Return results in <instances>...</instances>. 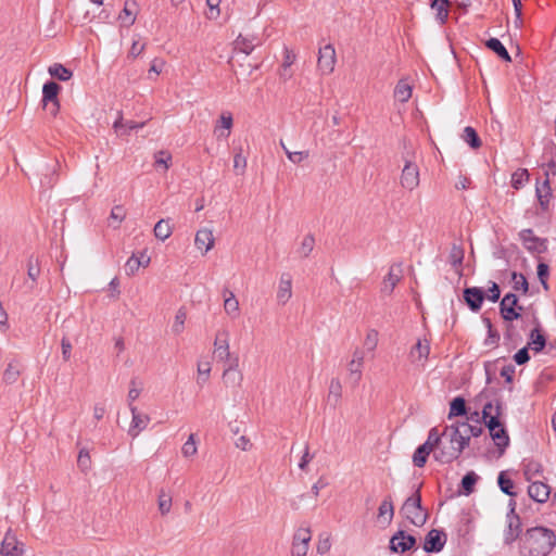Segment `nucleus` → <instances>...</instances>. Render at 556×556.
<instances>
[{
  "instance_id": "obj_23",
  "label": "nucleus",
  "mask_w": 556,
  "mask_h": 556,
  "mask_svg": "<svg viewBox=\"0 0 556 556\" xmlns=\"http://www.w3.org/2000/svg\"><path fill=\"white\" fill-rule=\"evenodd\" d=\"M233 119L231 113H223L214 128V134L219 138H228L232 128Z\"/></svg>"
},
{
  "instance_id": "obj_30",
  "label": "nucleus",
  "mask_w": 556,
  "mask_h": 556,
  "mask_svg": "<svg viewBox=\"0 0 556 556\" xmlns=\"http://www.w3.org/2000/svg\"><path fill=\"white\" fill-rule=\"evenodd\" d=\"M490 435L494 441L495 445L497 446L500 454L502 455L505 452V448L509 445V437L506 429L504 428V426H501L500 428H496L493 432H490Z\"/></svg>"
},
{
  "instance_id": "obj_63",
  "label": "nucleus",
  "mask_w": 556,
  "mask_h": 556,
  "mask_svg": "<svg viewBox=\"0 0 556 556\" xmlns=\"http://www.w3.org/2000/svg\"><path fill=\"white\" fill-rule=\"evenodd\" d=\"M287 156L292 163L300 164L301 162L308 157V151H287Z\"/></svg>"
},
{
  "instance_id": "obj_9",
  "label": "nucleus",
  "mask_w": 556,
  "mask_h": 556,
  "mask_svg": "<svg viewBox=\"0 0 556 556\" xmlns=\"http://www.w3.org/2000/svg\"><path fill=\"white\" fill-rule=\"evenodd\" d=\"M502 414V403L497 401L495 407H493L492 402H488L482 409V418L485 424V427L490 432H493L496 428L503 426L500 420V416Z\"/></svg>"
},
{
  "instance_id": "obj_26",
  "label": "nucleus",
  "mask_w": 556,
  "mask_h": 556,
  "mask_svg": "<svg viewBox=\"0 0 556 556\" xmlns=\"http://www.w3.org/2000/svg\"><path fill=\"white\" fill-rule=\"evenodd\" d=\"M522 471L526 480L533 481L535 477H541L543 472L542 464L534 459H523Z\"/></svg>"
},
{
  "instance_id": "obj_42",
  "label": "nucleus",
  "mask_w": 556,
  "mask_h": 556,
  "mask_svg": "<svg viewBox=\"0 0 556 556\" xmlns=\"http://www.w3.org/2000/svg\"><path fill=\"white\" fill-rule=\"evenodd\" d=\"M511 286L515 291H521L527 294L529 291V283L525 275L513 271L511 273Z\"/></svg>"
},
{
  "instance_id": "obj_43",
  "label": "nucleus",
  "mask_w": 556,
  "mask_h": 556,
  "mask_svg": "<svg viewBox=\"0 0 556 556\" xmlns=\"http://www.w3.org/2000/svg\"><path fill=\"white\" fill-rule=\"evenodd\" d=\"M126 211L122 205H115L109 217V226L117 228L119 224L125 219Z\"/></svg>"
},
{
  "instance_id": "obj_8",
  "label": "nucleus",
  "mask_w": 556,
  "mask_h": 556,
  "mask_svg": "<svg viewBox=\"0 0 556 556\" xmlns=\"http://www.w3.org/2000/svg\"><path fill=\"white\" fill-rule=\"evenodd\" d=\"M228 366L223 371V382L227 388H239L243 380L242 372L238 369L239 358L235 356L231 361L227 362Z\"/></svg>"
},
{
  "instance_id": "obj_37",
  "label": "nucleus",
  "mask_w": 556,
  "mask_h": 556,
  "mask_svg": "<svg viewBox=\"0 0 556 556\" xmlns=\"http://www.w3.org/2000/svg\"><path fill=\"white\" fill-rule=\"evenodd\" d=\"M153 231H154V236L157 239L164 241L167 238H169V236L173 232V229L169 225L168 219H161L155 224Z\"/></svg>"
},
{
  "instance_id": "obj_60",
  "label": "nucleus",
  "mask_w": 556,
  "mask_h": 556,
  "mask_svg": "<svg viewBox=\"0 0 556 556\" xmlns=\"http://www.w3.org/2000/svg\"><path fill=\"white\" fill-rule=\"evenodd\" d=\"M172 161V155L167 151H159L155 154V165H164V168L167 169L169 167V163Z\"/></svg>"
},
{
  "instance_id": "obj_56",
  "label": "nucleus",
  "mask_w": 556,
  "mask_h": 556,
  "mask_svg": "<svg viewBox=\"0 0 556 556\" xmlns=\"http://www.w3.org/2000/svg\"><path fill=\"white\" fill-rule=\"evenodd\" d=\"M331 548V542H330V534L329 533H321L318 536V543H317V553L320 555H324L328 553Z\"/></svg>"
},
{
  "instance_id": "obj_38",
  "label": "nucleus",
  "mask_w": 556,
  "mask_h": 556,
  "mask_svg": "<svg viewBox=\"0 0 556 556\" xmlns=\"http://www.w3.org/2000/svg\"><path fill=\"white\" fill-rule=\"evenodd\" d=\"M21 375L20 364L17 362H11L8 364L7 369L3 372V381L8 384L14 383Z\"/></svg>"
},
{
  "instance_id": "obj_45",
  "label": "nucleus",
  "mask_w": 556,
  "mask_h": 556,
  "mask_svg": "<svg viewBox=\"0 0 556 556\" xmlns=\"http://www.w3.org/2000/svg\"><path fill=\"white\" fill-rule=\"evenodd\" d=\"M430 453L431 451L428 450V446L426 447L422 444L419 445L413 455L414 465L418 468H422L426 465Z\"/></svg>"
},
{
  "instance_id": "obj_32",
  "label": "nucleus",
  "mask_w": 556,
  "mask_h": 556,
  "mask_svg": "<svg viewBox=\"0 0 556 556\" xmlns=\"http://www.w3.org/2000/svg\"><path fill=\"white\" fill-rule=\"evenodd\" d=\"M48 72L52 77H54L61 81H67L73 76L72 71L68 70L67 67H65L64 65H62L61 63H54V64L50 65L48 68Z\"/></svg>"
},
{
  "instance_id": "obj_49",
  "label": "nucleus",
  "mask_w": 556,
  "mask_h": 556,
  "mask_svg": "<svg viewBox=\"0 0 556 556\" xmlns=\"http://www.w3.org/2000/svg\"><path fill=\"white\" fill-rule=\"evenodd\" d=\"M314 245H315V238H314V236L311 235V233L306 235L303 238V241H302L301 247L298 250V252H299V254L302 257H307L311 254V252L313 251Z\"/></svg>"
},
{
  "instance_id": "obj_51",
  "label": "nucleus",
  "mask_w": 556,
  "mask_h": 556,
  "mask_svg": "<svg viewBox=\"0 0 556 556\" xmlns=\"http://www.w3.org/2000/svg\"><path fill=\"white\" fill-rule=\"evenodd\" d=\"M198 452L197 444H195V437L193 433H191L188 437V440L185 442L181 448V453L185 457H191L195 455Z\"/></svg>"
},
{
  "instance_id": "obj_36",
  "label": "nucleus",
  "mask_w": 556,
  "mask_h": 556,
  "mask_svg": "<svg viewBox=\"0 0 556 556\" xmlns=\"http://www.w3.org/2000/svg\"><path fill=\"white\" fill-rule=\"evenodd\" d=\"M40 261L38 256L30 255L27 260V276L31 280L33 283H36L39 275H40ZM34 288V285L30 286Z\"/></svg>"
},
{
  "instance_id": "obj_53",
  "label": "nucleus",
  "mask_w": 556,
  "mask_h": 556,
  "mask_svg": "<svg viewBox=\"0 0 556 556\" xmlns=\"http://www.w3.org/2000/svg\"><path fill=\"white\" fill-rule=\"evenodd\" d=\"M311 539H312V532H311L309 527L299 528L293 535V542H298V543L309 544Z\"/></svg>"
},
{
  "instance_id": "obj_18",
  "label": "nucleus",
  "mask_w": 556,
  "mask_h": 556,
  "mask_svg": "<svg viewBox=\"0 0 556 556\" xmlns=\"http://www.w3.org/2000/svg\"><path fill=\"white\" fill-rule=\"evenodd\" d=\"M261 40L257 36H243L239 35L237 39L233 41V49L236 51H240L247 55L252 53L255 47L261 46Z\"/></svg>"
},
{
  "instance_id": "obj_17",
  "label": "nucleus",
  "mask_w": 556,
  "mask_h": 556,
  "mask_svg": "<svg viewBox=\"0 0 556 556\" xmlns=\"http://www.w3.org/2000/svg\"><path fill=\"white\" fill-rule=\"evenodd\" d=\"M402 279V269L400 265H392L390 267V270L388 275L383 278L382 286H381V292L383 294L390 295L396 285Z\"/></svg>"
},
{
  "instance_id": "obj_5",
  "label": "nucleus",
  "mask_w": 556,
  "mask_h": 556,
  "mask_svg": "<svg viewBox=\"0 0 556 556\" xmlns=\"http://www.w3.org/2000/svg\"><path fill=\"white\" fill-rule=\"evenodd\" d=\"M336 62V50L331 43L319 47L317 67L323 75L331 74L334 71Z\"/></svg>"
},
{
  "instance_id": "obj_25",
  "label": "nucleus",
  "mask_w": 556,
  "mask_h": 556,
  "mask_svg": "<svg viewBox=\"0 0 556 556\" xmlns=\"http://www.w3.org/2000/svg\"><path fill=\"white\" fill-rule=\"evenodd\" d=\"M430 353V343L427 340H418L416 344L412 348L409 356L413 362H422V364L428 359Z\"/></svg>"
},
{
  "instance_id": "obj_20",
  "label": "nucleus",
  "mask_w": 556,
  "mask_h": 556,
  "mask_svg": "<svg viewBox=\"0 0 556 556\" xmlns=\"http://www.w3.org/2000/svg\"><path fill=\"white\" fill-rule=\"evenodd\" d=\"M533 323L535 324V327L529 334L528 346H531L535 353H539L545 348L546 339L541 330V324L536 317L533 318Z\"/></svg>"
},
{
  "instance_id": "obj_29",
  "label": "nucleus",
  "mask_w": 556,
  "mask_h": 556,
  "mask_svg": "<svg viewBox=\"0 0 556 556\" xmlns=\"http://www.w3.org/2000/svg\"><path fill=\"white\" fill-rule=\"evenodd\" d=\"M138 13V3L135 0H126L124 9L119 14V20L125 22L126 26H131L136 22Z\"/></svg>"
},
{
  "instance_id": "obj_28",
  "label": "nucleus",
  "mask_w": 556,
  "mask_h": 556,
  "mask_svg": "<svg viewBox=\"0 0 556 556\" xmlns=\"http://www.w3.org/2000/svg\"><path fill=\"white\" fill-rule=\"evenodd\" d=\"M223 294L225 296L224 309L226 314L229 315L232 319L237 318L239 316V302L236 299L233 292L225 289Z\"/></svg>"
},
{
  "instance_id": "obj_35",
  "label": "nucleus",
  "mask_w": 556,
  "mask_h": 556,
  "mask_svg": "<svg viewBox=\"0 0 556 556\" xmlns=\"http://www.w3.org/2000/svg\"><path fill=\"white\" fill-rule=\"evenodd\" d=\"M465 251L460 244L453 243L450 254H448V262L450 264L458 269L463 265Z\"/></svg>"
},
{
  "instance_id": "obj_15",
  "label": "nucleus",
  "mask_w": 556,
  "mask_h": 556,
  "mask_svg": "<svg viewBox=\"0 0 556 556\" xmlns=\"http://www.w3.org/2000/svg\"><path fill=\"white\" fill-rule=\"evenodd\" d=\"M129 409L132 415L131 424L128 430L130 437L136 438L143 429L147 428L150 417L137 410V407L129 404Z\"/></svg>"
},
{
  "instance_id": "obj_40",
  "label": "nucleus",
  "mask_w": 556,
  "mask_h": 556,
  "mask_svg": "<svg viewBox=\"0 0 556 556\" xmlns=\"http://www.w3.org/2000/svg\"><path fill=\"white\" fill-rule=\"evenodd\" d=\"M466 414V401L462 396L453 399L450 404L448 418L464 416Z\"/></svg>"
},
{
  "instance_id": "obj_57",
  "label": "nucleus",
  "mask_w": 556,
  "mask_h": 556,
  "mask_svg": "<svg viewBox=\"0 0 556 556\" xmlns=\"http://www.w3.org/2000/svg\"><path fill=\"white\" fill-rule=\"evenodd\" d=\"M378 337L379 334L376 329L368 330L364 340V346L368 351H374L378 345Z\"/></svg>"
},
{
  "instance_id": "obj_31",
  "label": "nucleus",
  "mask_w": 556,
  "mask_h": 556,
  "mask_svg": "<svg viewBox=\"0 0 556 556\" xmlns=\"http://www.w3.org/2000/svg\"><path fill=\"white\" fill-rule=\"evenodd\" d=\"M485 46L503 61L511 62L510 54L508 53L507 49L504 47L500 39L490 38L489 40L485 41Z\"/></svg>"
},
{
  "instance_id": "obj_12",
  "label": "nucleus",
  "mask_w": 556,
  "mask_h": 556,
  "mask_svg": "<svg viewBox=\"0 0 556 556\" xmlns=\"http://www.w3.org/2000/svg\"><path fill=\"white\" fill-rule=\"evenodd\" d=\"M415 544V536L407 534L403 530H399L390 540V549L395 553H405L413 548Z\"/></svg>"
},
{
  "instance_id": "obj_10",
  "label": "nucleus",
  "mask_w": 556,
  "mask_h": 556,
  "mask_svg": "<svg viewBox=\"0 0 556 556\" xmlns=\"http://www.w3.org/2000/svg\"><path fill=\"white\" fill-rule=\"evenodd\" d=\"M0 554L2 556H23L24 544L20 542L16 535L9 529L1 543Z\"/></svg>"
},
{
  "instance_id": "obj_22",
  "label": "nucleus",
  "mask_w": 556,
  "mask_h": 556,
  "mask_svg": "<svg viewBox=\"0 0 556 556\" xmlns=\"http://www.w3.org/2000/svg\"><path fill=\"white\" fill-rule=\"evenodd\" d=\"M215 243V239L213 236V231L208 228H202L197 231L194 238L195 247L203 251V253H207L211 249H213Z\"/></svg>"
},
{
  "instance_id": "obj_24",
  "label": "nucleus",
  "mask_w": 556,
  "mask_h": 556,
  "mask_svg": "<svg viewBox=\"0 0 556 556\" xmlns=\"http://www.w3.org/2000/svg\"><path fill=\"white\" fill-rule=\"evenodd\" d=\"M292 295V280L289 274H282L277 292V301L286 304Z\"/></svg>"
},
{
  "instance_id": "obj_62",
  "label": "nucleus",
  "mask_w": 556,
  "mask_h": 556,
  "mask_svg": "<svg viewBox=\"0 0 556 556\" xmlns=\"http://www.w3.org/2000/svg\"><path fill=\"white\" fill-rule=\"evenodd\" d=\"M233 167L238 174H243L247 167V159L241 154V151L235 154Z\"/></svg>"
},
{
  "instance_id": "obj_55",
  "label": "nucleus",
  "mask_w": 556,
  "mask_h": 556,
  "mask_svg": "<svg viewBox=\"0 0 556 556\" xmlns=\"http://www.w3.org/2000/svg\"><path fill=\"white\" fill-rule=\"evenodd\" d=\"M210 372H211L210 362H199V364H198V374H199L198 383L204 384L208 380Z\"/></svg>"
},
{
  "instance_id": "obj_1",
  "label": "nucleus",
  "mask_w": 556,
  "mask_h": 556,
  "mask_svg": "<svg viewBox=\"0 0 556 556\" xmlns=\"http://www.w3.org/2000/svg\"><path fill=\"white\" fill-rule=\"evenodd\" d=\"M556 545V535L552 529L533 527L520 538V551L523 556H547Z\"/></svg>"
},
{
  "instance_id": "obj_3",
  "label": "nucleus",
  "mask_w": 556,
  "mask_h": 556,
  "mask_svg": "<svg viewBox=\"0 0 556 556\" xmlns=\"http://www.w3.org/2000/svg\"><path fill=\"white\" fill-rule=\"evenodd\" d=\"M450 432L451 446L447 450H442L435 455L437 460L441 463H451L457 459L464 448L469 444V438L467 434L463 435L454 426L447 427L444 434Z\"/></svg>"
},
{
  "instance_id": "obj_19",
  "label": "nucleus",
  "mask_w": 556,
  "mask_h": 556,
  "mask_svg": "<svg viewBox=\"0 0 556 556\" xmlns=\"http://www.w3.org/2000/svg\"><path fill=\"white\" fill-rule=\"evenodd\" d=\"M535 193L541 210L547 211L553 197L549 179L545 178L542 182H538Z\"/></svg>"
},
{
  "instance_id": "obj_7",
  "label": "nucleus",
  "mask_w": 556,
  "mask_h": 556,
  "mask_svg": "<svg viewBox=\"0 0 556 556\" xmlns=\"http://www.w3.org/2000/svg\"><path fill=\"white\" fill-rule=\"evenodd\" d=\"M519 238L522 241L525 249L531 253H545L547 251V240L534 236L532 229H523L519 232Z\"/></svg>"
},
{
  "instance_id": "obj_34",
  "label": "nucleus",
  "mask_w": 556,
  "mask_h": 556,
  "mask_svg": "<svg viewBox=\"0 0 556 556\" xmlns=\"http://www.w3.org/2000/svg\"><path fill=\"white\" fill-rule=\"evenodd\" d=\"M412 97V87L410 85L404 80L401 79L394 89V98L399 100L400 102L404 103L409 100Z\"/></svg>"
},
{
  "instance_id": "obj_48",
  "label": "nucleus",
  "mask_w": 556,
  "mask_h": 556,
  "mask_svg": "<svg viewBox=\"0 0 556 556\" xmlns=\"http://www.w3.org/2000/svg\"><path fill=\"white\" fill-rule=\"evenodd\" d=\"M186 319H187V312L184 307H180L176 313L175 320L172 326V331L175 334H179L184 331Z\"/></svg>"
},
{
  "instance_id": "obj_39",
  "label": "nucleus",
  "mask_w": 556,
  "mask_h": 556,
  "mask_svg": "<svg viewBox=\"0 0 556 556\" xmlns=\"http://www.w3.org/2000/svg\"><path fill=\"white\" fill-rule=\"evenodd\" d=\"M172 502V495L164 489H161L157 497V506L162 516H165L170 511Z\"/></svg>"
},
{
  "instance_id": "obj_13",
  "label": "nucleus",
  "mask_w": 556,
  "mask_h": 556,
  "mask_svg": "<svg viewBox=\"0 0 556 556\" xmlns=\"http://www.w3.org/2000/svg\"><path fill=\"white\" fill-rule=\"evenodd\" d=\"M401 185L410 191L419 185V170L416 164L409 161L405 163L401 175Z\"/></svg>"
},
{
  "instance_id": "obj_50",
  "label": "nucleus",
  "mask_w": 556,
  "mask_h": 556,
  "mask_svg": "<svg viewBox=\"0 0 556 556\" xmlns=\"http://www.w3.org/2000/svg\"><path fill=\"white\" fill-rule=\"evenodd\" d=\"M379 517L389 516L388 520L391 521L394 515V507L390 496L386 497L378 508Z\"/></svg>"
},
{
  "instance_id": "obj_16",
  "label": "nucleus",
  "mask_w": 556,
  "mask_h": 556,
  "mask_svg": "<svg viewBox=\"0 0 556 556\" xmlns=\"http://www.w3.org/2000/svg\"><path fill=\"white\" fill-rule=\"evenodd\" d=\"M507 527L504 532V542L511 544L515 542L521 533V520L518 515H507Z\"/></svg>"
},
{
  "instance_id": "obj_46",
  "label": "nucleus",
  "mask_w": 556,
  "mask_h": 556,
  "mask_svg": "<svg viewBox=\"0 0 556 556\" xmlns=\"http://www.w3.org/2000/svg\"><path fill=\"white\" fill-rule=\"evenodd\" d=\"M528 180V170L525 168H519L511 175V187L518 190L522 188Z\"/></svg>"
},
{
  "instance_id": "obj_2",
  "label": "nucleus",
  "mask_w": 556,
  "mask_h": 556,
  "mask_svg": "<svg viewBox=\"0 0 556 556\" xmlns=\"http://www.w3.org/2000/svg\"><path fill=\"white\" fill-rule=\"evenodd\" d=\"M421 484H419L415 492L408 496L401 511L416 527H422L428 519V510L421 505V494H420Z\"/></svg>"
},
{
  "instance_id": "obj_14",
  "label": "nucleus",
  "mask_w": 556,
  "mask_h": 556,
  "mask_svg": "<svg viewBox=\"0 0 556 556\" xmlns=\"http://www.w3.org/2000/svg\"><path fill=\"white\" fill-rule=\"evenodd\" d=\"M484 299L485 293L483 289L479 287H470L464 289V300L472 312L480 311Z\"/></svg>"
},
{
  "instance_id": "obj_11",
  "label": "nucleus",
  "mask_w": 556,
  "mask_h": 556,
  "mask_svg": "<svg viewBox=\"0 0 556 556\" xmlns=\"http://www.w3.org/2000/svg\"><path fill=\"white\" fill-rule=\"evenodd\" d=\"M446 543V533L443 530H430L424 542V549L427 553H439Z\"/></svg>"
},
{
  "instance_id": "obj_54",
  "label": "nucleus",
  "mask_w": 556,
  "mask_h": 556,
  "mask_svg": "<svg viewBox=\"0 0 556 556\" xmlns=\"http://www.w3.org/2000/svg\"><path fill=\"white\" fill-rule=\"evenodd\" d=\"M483 323L488 328V339L486 344H495L500 341V333L496 329L493 328L492 321L488 317H483Z\"/></svg>"
},
{
  "instance_id": "obj_33",
  "label": "nucleus",
  "mask_w": 556,
  "mask_h": 556,
  "mask_svg": "<svg viewBox=\"0 0 556 556\" xmlns=\"http://www.w3.org/2000/svg\"><path fill=\"white\" fill-rule=\"evenodd\" d=\"M448 5H450V0H432L431 1V8L437 11L435 17L441 24H444L447 21Z\"/></svg>"
},
{
  "instance_id": "obj_64",
  "label": "nucleus",
  "mask_w": 556,
  "mask_h": 556,
  "mask_svg": "<svg viewBox=\"0 0 556 556\" xmlns=\"http://www.w3.org/2000/svg\"><path fill=\"white\" fill-rule=\"evenodd\" d=\"M309 544L292 542V556H306Z\"/></svg>"
},
{
  "instance_id": "obj_61",
  "label": "nucleus",
  "mask_w": 556,
  "mask_h": 556,
  "mask_svg": "<svg viewBox=\"0 0 556 556\" xmlns=\"http://www.w3.org/2000/svg\"><path fill=\"white\" fill-rule=\"evenodd\" d=\"M529 359H530V355H529L528 346L520 349L514 355V361L518 365H525L526 363L529 362Z\"/></svg>"
},
{
  "instance_id": "obj_47",
  "label": "nucleus",
  "mask_w": 556,
  "mask_h": 556,
  "mask_svg": "<svg viewBox=\"0 0 556 556\" xmlns=\"http://www.w3.org/2000/svg\"><path fill=\"white\" fill-rule=\"evenodd\" d=\"M478 481V476L473 472H467L462 479V488L465 495H469L473 492L475 484Z\"/></svg>"
},
{
  "instance_id": "obj_6",
  "label": "nucleus",
  "mask_w": 556,
  "mask_h": 556,
  "mask_svg": "<svg viewBox=\"0 0 556 556\" xmlns=\"http://www.w3.org/2000/svg\"><path fill=\"white\" fill-rule=\"evenodd\" d=\"M229 337L230 332L228 329L223 328L216 332L215 341H214V354L218 362H229L233 357H231L229 350Z\"/></svg>"
},
{
  "instance_id": "obj_52",
  "label": "nucleus",
  "mask_w": 556,
  "mask_h": 556,
  "mask_svg": "<svg viewBox=\"0 0 556 556\" xmlns=\"http://www.w3.org/2000/svg\"><path fill=\"white\" fill-rule=\"evenodd\" d=\"M440 441H441V435H440L438 429L434 427V428L430 429V431L428 433V438L422 445L426 447L428 446V450H430L432 452L438 446Z\"/></svg>"
},
{
  "instance_id": "obj_21",
  "label": "nucleus",
  "mask_w": 556,
  "mask_h": 556,
  "mask_svg": "<svg viewBox=\"0 0 556 556\" xmlns=\"http://www.w3.org/2000/svg\"><path fill=\"white\" fill-rule=\"evenodd\" d=\"M549 493L551 488L541 481H531L528 488L529 496L538 503H545L549 497Z\"/></svg>"
},
{
  "instance_id": "obj_27",
  "label": "nucleus",
  "mask_w": 556,
  "mask_h": 556,
  "mask_svg": "<svg viewBox=\"0 0 556 556\" xmlns=\"http://www.w3.org/2000/svg\"><path fill=\"white\" fill-rule=\"evenodd\" d=\"M61 87L53 80L47 81L42 87V104L43 108H49L50 102L59 101L58 94Z\"/></svg>"
},
{
  "instance_id": "obj_58",
  "label": "nucleus",
  "mask_w": 556,
  "mask_h": 556,
  "mask_svg": "<svg viewBox=\"0 0 556 556\" xmlns=\"http://www.w3.org/2000/svg\"><path fill=\"white\" fill-rule=\"evenodd\" d=\"M77 465L83 471H87L90 468L91 459L87 450H80L77 458Z\"/></svg>"
},
{
  "instance_id": "obj_44",
  "label": "nucleus",
  "mask_w": 556,
  "mask_h": 556,
  "mask_svg": "<svg viewBox=\"0 0 556 556\" xmlns=\"http://www.w3.org/2000/svg\"><path fill=\"white\" fill-rule=\"evenodd\" d=\"M463 139L472 149H478L482 144L477 131L470 126L465 127Z\"/></svg>"
},
{
  "instance_id": "obj_4",
  "label": "nucleus",
  "mask_w": 556,
  "mask_h": 556,
  "mask_svg": "<svg viewBox=\"0 0 556 556\" xmlns=\"http://www.w3.org/2000/svg\"><path fill=\"white\" fill-rule=\"evenodd\" d=\"M523 307L519 304L515 293H507L500 303V313L505 321H513L521 317Z\"/></svg>"
},
{
  "instance_id": "obj_41",
  "label": "nucleus",
  "mask_w": 556,
  "mask_h": 556,
  "mask_svg": "<svg viewBox=\"0 0 556 556\" xmlns=\"http://www.w3.org/2000/svg\"><path fill=\"white\" fill-rule=\"evenodd\" d=\"M497 483L501 491L509 496H515L516 493L513 491L514 481L506 475L505 471H501L497 477Z\"/></svg>"
},
{
  "instance_id": "obj_59",
  "label": "nucleus",
  "mask_w": 556,
  "mask_h": 556,
  "mask_svg": "<svg viewBox=\"0 0 556 556\" xmlns=\"http://www.w3.org/2000/svg\"><path fill=\"white\" fill-rule=\"evenodd\" d=\"M142 261L132 255L129 257L125 264V270L127 275H134L142 265Z\"/></svg>"
}]
</instances>
